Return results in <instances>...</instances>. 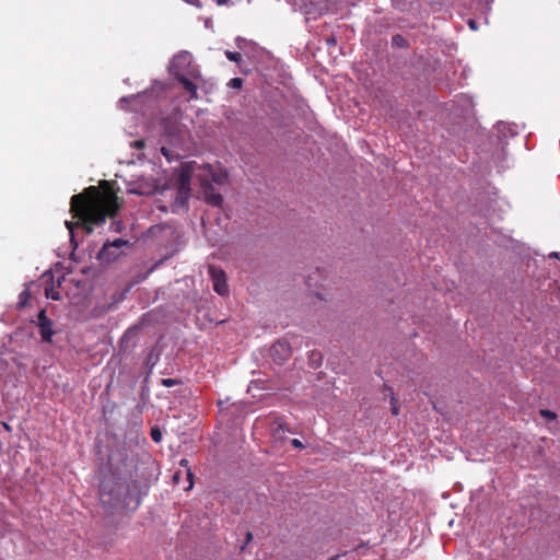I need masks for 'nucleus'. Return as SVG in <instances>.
<instances>
[{
	"mask_svg": "<svg viewBox=\"0 0 560 560\" xmlns=\"http://www.w3.org/2000/svg\"><path fill=\"white\" fill-rule=\"evenodd\" d=\"M108 464L110 471L103 475L98 488L100 503L106 517L125 511H136L141 498L148 492V486L140 482L133 459L124 458L125 471L114 464L112 456L108 457Z\"/></svg>",
	"mask_w": 560,
	"mask_h": 560,
	"instance_id": "obj_1",
	"label": "nucleus"
},
{
	"mask_svg": "<svg viewBox=\"0 0 560 560\" xmlns=\"http://www.w3.org/2000/svg\"><path fill=\"white\" fill-rule=\"evenodd\" d=\"M70 211L74 218L82 220L88 234L93 232V225L102 226L107 217H115L119 210L118 198L112 196L102 203L85 199L81 194L73 195Z\"/></svg>",
	"mask_w": 560,
	"mask_h": 560,
	"instance_id": "obj_2",
	"label": "nucleus"
},
{
	"mask_svg": "<svg viewBox=\"0 0 560 560\" xmlns=\"http://www.w3.org/2000/svg\"><path fill=\"white\" fill-rule=\"evenodd\" d=\"M168 72L182 84L190 100L198 98V85L195 81L201 80V73L198 66L194 63L190 52L183 50L176 54L170 61Z\"/></svg>",
	"mask_w": 560,
	"mask_h": 560,
	"instance_id": "obj_3",
	"label": "nucleus"
},
{
	"mask_svg": "<svg viewBox=\"0 0 560 560\" xmlns=\"http://www.w3.org/2000/svg\"><path fill=\"white\" fill-rule=\"evenodd\" d=\"M161 139L165 143L177 147L184 141V127L177 118L166 116L161 120Z\"/></svg>",
	"mask_w": 560,
	"mask_h": 560,
	"instance_id": "obj_4",
	"label": "nucleus"
},
{
	"mask_svg": "<svg viewBox=\"0 0 560 560\" xmlns=\"http://www.w3.org/2000/svg\"><path fill=\"white\" fill-rule=\"evenodd\" d=\"M164 93H165V85H164V83L159 82V81H154L152 86L150 89L145 90L142 93H138V94H135V95L120 97L119 98V104H120L121 108H126V106H124V103L142 101L143 98L149 97V96H151L153 94H155V98H160V97H162V95Z\"/></svg>",
	"mask_w": 560,
	"mask_h": 560,
	"instance_id": "obj_5",
	"label": "nucleus"
},
{
	"mask_svg": "<svg viewBox=\"0 0 560 560\" xmlns=\"http://www.w3.org/2000/svg\"><path fill=\"white\" fill-rule=\"evenodd\" d=\"M291 354V346L285 340H279L275 342L269 349L270 358L278 365H282L284 362H287L290 359Z\"/></svg>",
	"mask_w": 560,
	"mask_h": 560,
	"instance_id": "obj_6",
	"label": "nucleus"
},
{
	"mask_svg": "<svg viewBox=\"0 0 560 560\" xmlns=\"http://www.w3.org/2000/svg\"><path fill=\"white\" fill-rule=\"evenodd\" d=\"M127 245L128 241L124 238H116L113 242H107L97 253V259L104 262L113 261L119 256V253L109 254V249H116L119 252L122 246Z\"/></svg>",
	"mask_w": 560,
	"mask_h": 560,
	"instance_id": "obj_7",
	"label": "nucleus"
},
{
	"mask_svg": "<svg viewBox=\"0 0 560 560\" xmlns=\"http://www.w3.org/2000/svg\"><path fill=\"white\" fill-rule=\"evenodd\" d=\"M36 325L39 329L40 338L44 342H51L55 330L52 320L47 317L46 310H40L37 314Z\"/></svg>",
	"mask_w": 560,
	"mask_h": 560,
	"instance_id": "obj_8",
	"label": "nucleus"
},
{
	"mask_svg": "<svg viewBox=\"0 0 560 560\" xmlns=\"http://www.w3.org/2000/svg\"><path fill=\"white\" fill-rule=\"evenodd\" d=\"M210 277L213 281V290L221 296H224L229 293V287L226 283V277L222 269H218L213 266L209 268Z\"/></svg>",
	"mask_w": 560,
	"mask_h": 560,
	"instance_id": "obj_9",
	"label": "nucleus"
},
{
	"mask_svg": "<svg viewBox=\"0 0 560 560\" xmlns=\"http://www.w3.org/2000/svg\"><path fill=\"white\" fill-rule=\"evenodd\" d=\"M202 195L208 205L222 208L224 202L222 195L211 183H208V180L202 184Z\"/></svg>",
	"mask_w": 560,
	"mask_h": 560,
	"instance_id": "obj_10",
	"label": "nucleus"
},
{
	"mask_svg": "<svg viewBox=\"0 0 560 560\" xmlns=\"http://www.w3.org/2000/svg\"><path fill=\"white\" fill-rule=\"evenodd\" d=\"M140 332V327L135 325L129 327L119 340V347L121 350H133L137 347L138 336Z\"/></svg>",
	"mask_w": 560,
	"mask_h": 560,
	"instance_id": "obj_11",
	"label": "nucleus"
},
{
	"mask_svg": "<svg viewBox=\"0 0 560 560\" xmlns=\"http://www.w3.org/2000/svg\"><path fill=\"white\" fill-rule=\"evenodd\" d=\"M156 191V185L153 180H139L135 187L128 189L129 194L138 196H151Z\"/></svg>",
	"mask_w": 560,
	"mask_h": 560,
	"instance_id": "obj_12",
	"label": "nucleus"
},
{
	"mask_svg": "<svg viewBox=\"0 0 560 560\" xmlns=\"http://www.w3.org/2000/svg\"><path fill=\"white\" fill-rule=\"evenodd\" d=\"M495 129L500 137L512 138L517 135V126L504 121H499Z\"/></svg>",
	"mask_w": 560,
	"mask_h": 560,
	"instance_id": "obj_13",
	"label": "nucleus"
},
{
	"mask_svg": "<svg viewBox=\"0 0 560 560\" xmlns=\"http://www.w3.org/2000/svg\"><path fill=\"white\" fill-rule=\"evenodd\" d=\"M390 44L393 48H408L409 42L401 35V34H395L392 36Z\"/></svg>",
	"mask_w": 560,
	"mask_h": 560,
	"instance_id": "obj_14",
	"label": "nucleus"
},
{
	"mask_svg": "<svg viewBox=\"0 0 560 560\" xmlns=\"http://www.w3.org/2000/svg\"><path fill=\"white\" fill-rule=\"evenodd\" d=\"M190 189H178L175 198V203L179 207L187 205Z\"/></svg>",
	"mask_w": 560,
	"mask_h": 560,
	"instance_id": "obj_15",
	"label": "nucleus"
},
{
	"mask_svg": "<svg viewBox=\"0 0 560 560\" xmlns=\"http://www.w3.org/2000/svg\"><path fill=\"white\" fill-rule=\"evenodd\" d=\"M213 186L215 185H224L228 183V174L226 172L211 173V180L209 182Z\"/></svg>",
	"mask_w": 560,
	"mask_h": 560,
	"instance_id": "obj_16",
	"label": "nucleus"
},
{
	"mask_svg": "<svg viewBox=\"0 0 560 560\" xmlns=\"http://www.w3.org/2000/svg\"><path fill=\"white\" fill-rule=\"evenodd\" d=\"M65 225H66V228L69 231L70 242H71V244L73 246V249H75L78 247V243L74 241L73 230H74L75 226L82 225V220L80 222L66 221Z\"/></svg>",
	"mask_w": 560,
	"mask_h": 560,
	"instance_id": "obj_17",
	"label": "nucleus"
},
{
	"mask_svg": "<svg viewBox=\"0 0 560 560\" xmlns=\"http://www.w3.org/2000/svg\"><path fill=\"white\" fill-rule=\"evenodd\" d=\"M180 466H184V467H187V470H186V477H187V480H188V486L185 488V490H190L194 486V474L192 471L190 470V468L188 467V459L186 458H183L180 462H179Z\"/></svg>",
	"mask_w": 560,
	"mask_h": 560,
	"instance_id": "obj_18",
	"label": "nucleus"
},
{
	"mask_svg": "<svg viewBox=\"0 0 560 560\" xmlns=\"http://www.w3.org/2000/svg\"><path fill=\"white\" fill-rule=\"evenodd\" d=\"M289 431L290 430H289L287 423L284 421H282L281 419H277L273 422V432L276 435H278L280 433L289 432Z\"/></svg>",
	"mask_w": 560,
	"mask_h": 560,
	"instance_id": "obj_19",
	"label": "nucleus"
},
{
	"mask_svg": "<svg viewBox=\"0 0 560 560\" xmlns=\"http://www.w3.org/2000/svg\"><path fill=\"white\" fill-rule=\"evenodd\" d=\"M190 175L188 172L183 171L179 175V188L178 189H190L189 188Z\"/></svg>",
	"mask_w": 560,
	"mask_h": 560,
	"instance_id": "obj_20",
	"label": "nucleus"
},
{
	"mask_svg": "<svg viewBox=\"0 0 560 560\" xmlns=\"http://www.w3.org/2000/svg\"><path fill=\"white\" fill-rule=\"evenodd\" d=\"M493 0H478V9L485 15L489 14L491 11V4Z\"/></svg>",
	"mask_w": 560,
	"mask_h": 560,
	"instance_id": "obj_21",
	"label": "nucleus"
},
{
	"mask_svg": "<svg viewBox=\"0 0 560 560\" xmlns=\"http://www.w3.org/2000/svg\"><path fill=\"white\" fill-rule=\"evenodd\" d=\"M45 295H46V298L51 299L54 301L61 300L60 292L55 290L54 287L45 288Z\"/></svg>",
	"mask_w": 560,
	"mask_h": 560,
	"instance_id": "obj_22",
	"label": "nucleus"
},
{
	"mask_svg": "<svg viewBox=\"0 0 560 560\" xmlns=\"http://www.w3.org/2000/svg\"><path fill=\"white\" fill-rule=\"evenodd\" d=\"M31 298V293L28 290H23L19 295L18 306L22 308L26 305L28 299Z\"/></svg>",
	"mask_w": 560,
	"mask_h": 560,
	"instance_id": "obj_23",
	"label": "nucleus"
},
{
	"mask_svg": "<svg viewBox=\"0 0 560 560\" xmlns=\"http://www.w3.org/2000/svg\"><path fill=\"white\" fill-rule=\"evenodd\" d=\"M224 55L230 61H233L236 63L242 61V55L237 51L225 50Z\"/></svg>",
	"mask_w": 560,
	"mask_h": 560,
	"instance_id": "obj_24",
	"label": "nucleus"
},
{
	"mask_svg": "<svg viewBox=\"0 0 560 560\" xmlns=\"http://www.w3.org/2000/svg\"><path fill=\"white\" fill-rule=\"evenodd\" d=\"M150 436L151 439L155 442V443H160L162 441V431L160 430L159 427H152L151 428V432H150Z\"/></svg>",
	"mask_w": 560,
	"mask_h": 560,
	"instance_id": "obj_25",
	"label": "nucleus"
},
{
	"mask_svg": "<svg viewBox=\"0 0 560 560\" xmlns=\"http://www.w3.org/2000/svg\"><path fill=\"white\" fill-rule=\"evenodd\" d=\"M539 413L542 418H545L548 421H553L557 419V413L555 411H551L549 409H540Z\"/></svg>",
	"mask_w": 560,
	"mask_h": 560,
	"instance_id": "obj_26",
	"label": "nucleus"
},
{
	"mask_svg": "<svg viewBox=\"0 0 560 560\" xmlns=\"http://www.w3.org/2000/svg\"><path fill=\"white\" fill-rule=\"evenodd\" d=\"M161 384L164 386V387H173L175 385H179L182 384V381L180 380H177V378H162L161 380Z\"/></svg>",
	"mask_w": 560,
	"mask_h": 560,
	"instance_id": "obj_27",
	"label": "nucleus"
},
{
	"mask_svg": "<svg viewBox=\"0 0 560 560\" xmlns=\"http://www.w3.org/2000/svg\"><path fill=\"white\" fill-rule=\"evenodd\" d=\"M228 85L232 89H241L243 85V80L241 78H233L229 81Z\"/></svg>",
	"mask_w": 560,
	"mask_h": 560,
	"instance_id": "obj_28",
	"label": "nucleus"
},
{
	"mask_svg": "<svg viewBox=\"0 0 560 560\" xmlns=\"http://www.w3.org/2000/svg\"><path fill=\"white\" fill-rule=\"evenodd\" d=\"M392 394V397H390V410H392V413L394 416H397L399 413V409H398V406H397V400L394 396V393H390Z\"/></svg>",
	"mask_w": 560,
	"mask_h": 560,
	"instance_id": "obj_29",
	"label": "nucleus"
},
{
	"mask_svg": "<svg viewBox=\"0 0 560 560\" xmlns=\"http://www.w3.org/2000/svg\"><path fill=\"white\" fill-rule=\"evenodd\" d=\"M161 153L167 159V161H172L173 152L168 148L162 147L161 148Z\"/></svg>",
	"mask_w": 560,
	"mask_h": 560,
	"instance_id": "obj_30",
	"label": "nucleus"
},
{
	"mask_svg": "<svg viewBox=\"0 0 560 560\" xmlns=\"http://www.w3.org/2000/svg\"><path fill=\"white\" fill-rule=\"evenodd\" d=\"M291 445H292L294 448H299V450H303V448H305L304 444H303L299 439H293V440H291Z\"/></svg>",
	"mask_w": 560,
	"mask_h": 560,
	"instance_id": "obj_31",
	"label": "nucleus"
},
{
	"mask_svg": "<svg viewBox=\"0 0 560 560\" xmlns=\"http://www.w3.org/2000/svg\"><path fill=\"white\" fill-rule=\"evenodd\" d=\"M393 5L398 9L399 11H405L406 8H405V4L401 3L400 0H393Z\"/></svg>",
	"mask_w": 560,
	"mask_h": 560,
	"instance_id": "obj_32",
	"label": "nucleus"
},
{
	"mask_svg": "<svg viewBox=\"0 0 560 560\" xmlns=\"http://www.w3.org/2000/svg\"><path fill=\"white\" fill-rule=\"evenodd\" d=\"M186 3L195 5L197 8H201L202 3L200 0H184Z\"/></svg>",
	"mask_w": 560,
	"mask_h": 560,
	"instance_id": "obj_33",
	"label": "nucleus"
},
{
	"mask_svg": "<svg viewBox=\"0 0 560 560\" xmlns=\"http://www.w3.org/2000/svg\"><path fill=\"white\" fill-rule=\"evenodd\" d=\"M245 42H246V39H245V38H243V37H241V36H237V37L235 38V43H236V46H237L238 48H243V44H245Z\"/></svg>",
	"mask_w": 560,
	"mask_h": 560,
	"instance_id": "obj_34",
	"label": "nucleus"
},
{
	"mask_svg": "<svg viewBox=\"0 0 560 560\" xmlns=\"http://www.w3.org/2000/svg\"><path fill=\"white\" fill-rule=\"evenodd\" d=\"M468 26H469V28H470V30H472V31L478 30L477 22H476L475 20H472V19H470V20L468 21Z\"/></svg>",
	"mask_w": 560,
	"mask_h": 560,
	"instance_id": "obj_35",
	"label": "nucleus"
},
{
	"mask_svg": "<svg viewBox=\"0 0 560 560\" xmlns=\"http://www.w3.org/2000/svg\"><path fill=\"white\" fill-rule=\"evenodd\" d=\"M133 145L138 149L140 148H143L144 147V141L143 140H137L133 142Z\"/></svg>",
	"mask_w": 560,
	"mask_h": 560,
	"instance_id": "obj_36",
	"label": "nucleus"
},
{
	"mask_svg": "<svg viewBox=\"0 0 560 560\" xmlns=\"http://www.w3.org/2000/svg\"><path fill=\"white\" fill-rule=\"evenodd\" d=\"M218 5H226L231 3V0H215Z\"/></svg>",
	"mask_w": 560,
	"mask_h": 560,
	"instance_id": "obj_37",
	"label": "nucleus"
},
{
	"mask_svg": "<svg viewBox=\"0 0 560 560\" xmlns=\"http://www.w3.org/2000/svg\"><path fill=\"white\" fill-rule=\"evenodd\" d=\"M0 424L2 425V428H3L7 432H11V430H12V429H11V427H10V424H9V423H7V422H1Z\"/></svg>",
	"mask_w": 560,
	"mask_h": 560,
	"instance_id": "obj_38",
	"label": "nucleus"
},
{
	"mask_svg": "<svg viewBox=\"0 0 560 560\" xmlns=\"http://www.w3.org/2000/svg\"><path fill=\"white\" fill-rule=\"evenodd\" d=\"M179 474H180V472H175V474H174V476H173V481H174V483H178V481H179Z\"/></svg>",
	"mask_w": 560,
	"mask_h": 560,
	"instance_id": "obj_39",
	"label": "nucleus"
},
{
	"mask_svg": "<svg viewBox=\"0 0 560 560\" xmlns=\"http://www.w3.org/2000/svg\"><path fill=\"white\" fill-rule=\"evenodd\" d=\"M336 43V40L334 38H328L327 39V44L329 45H334Z\"/></svg>",
	"mask_w": 560,
	"mask_h": 560,
	"instance_id": "obj_40",
	"label": "nucleus"
},
{
	"mask_svg": "<svg viewBox=\"0 0 560 560\" xmlns=\"http://www.w3.org/2000/svg\"><path fill=\"white\" fill-rule=\"evenodd\" d=\"M340 558V555H336L334 557H330L328 560H338Z\"/></svg>",
	"mask_w": 560,
	"mask_h": 560,
	"instance_id": "obj_41",
	"label": "nucleus"
},
{
	"mask_svg": "<svg viewBox=\"0 0 560 560\" xmlns=\"http://www.w3.org/2000/svg\"><path fill=\"white\" fill-rule=\"evenodd\" d=\"M550 256L558 257L559 253L555 252V253L550 254Z\"/></svg>",
	"mask_w": 560,
	"mask_h": 560,
	"instance_id": "obj_42",
	"label": "nucleus"
},
{
	"mask_svg": "<svg viewBox=\"0 0 560 560\" xmlns=\"http://www.w3.org/2000/svg\"><path fill=\"white\" fill-rule=\"evenodd\" d=\"M114 253H119V252L116 249H109V254H114Z\"/></svg>",
	"mask_w": 560,
	"mask_h": 560,
	"instance_id": "obj_43",
	"label": "nucleus"
},
{
	"mask_svg": "<svg viewBox=\"0 0 560 560\" xmlns=\"http://www.w3.org/2000/svg\"><path fill=\"white\" fill-rule=\"evenodd\" d=\"M252 539V533H247V540Z\"/></svg>",
	"mask_w": 560,
	"mask_h": 560,
	"instance_id": "obj_44",
	"label": "nucleus"
}]
</instances>
